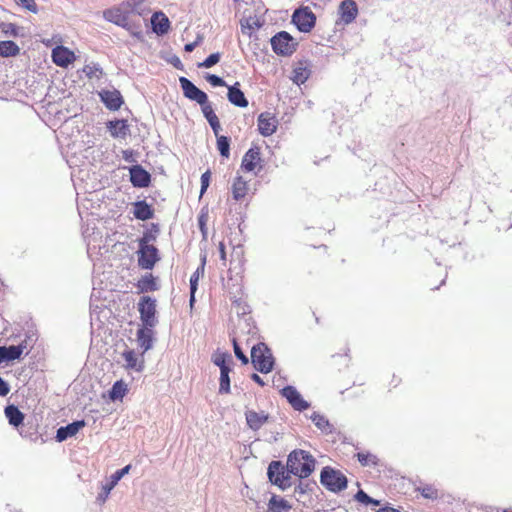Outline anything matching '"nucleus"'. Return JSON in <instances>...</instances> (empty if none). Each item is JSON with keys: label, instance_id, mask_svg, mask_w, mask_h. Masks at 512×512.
<instances>
[{"label": "nucleus", "instance_id": "1", "mask_svg": "<svg viewBox=\"0 0 512 512\" xmlns=\"http://www.w3.org/2000/svg\"><path fill=\"white\" fill-rule=\"evenodd\" d=\"M315 468V459L304 450H294L288 455L287 469L299 478L309 477Z\"/></svg>", "mask_w": 512, "mask_h": 512}, {"label": "nucleus", "instance_id": "2", "mask_svg": "<svg viewBox=\"0 0 512 512\" xmlns=\"http://www.w3.org/2000/svg\"><path fill=\"white\" fill-rule=\"evenodd\" d=\"M130 11L129 6L127 5L126 1H123L117 6L111 7L109 9L104 10L103 17L120 27L125 28L126 30L130 31L132 34L137 35L138 33L135 32V30H138L140 28V25L135 24L130 20Z\"/></svg>", "mask_w": 512, "mask_h": 512}, {"label": "nucleus", "instance_id": "3", "mask_svg": "<svg viewBox=\"0 0 512 512\" xmlns=\"http://www.w3.org/2000/svg\"><path fill=\"white\" fill-rule=\"evenodd\" d=\"M251 362L256 370L269 373L274 366V359L270 349L264 343H258L251 348Z\"/></svg>", "mask_w": 512, "mask_h": 512}, {"label": "nucleus", "instance_id": "4", "mask_svg": "<svg viewBox=\"0 0 512 512\" xmlns=\"http://www.w3.org/2000/svg\"><path fill=\"white\" fill-rule=\"evenodd\" d=\"M320 481L323 486L332 492H340L347 487V478L339 470L324 467L321 471Z\"/></svg>", "mask_w": 512, "mask_h": 512}, {"label": "nucleus", "instance_id": "5", "mask_svg": "<svg viewBox=\"0 0 512 512\" xmlns=\"http://www.w3.org/2000/svg\"><path fill=\"white\" fill-rule=\"evenodd\" d=\"M138 265L142 269L150 270L158 262V249L148 243L146 236L139 239Z\"/></svg>", "mask_w": 512, "mask_h": 512}, {"label": "nucleus", "instance_id": "6", "mask_svg": "<svg viewBox=\"0 0 512 512\" xmlns=\"http://www.w3.org/2000/svg\"><path fill=\"white\" fill-rule=\"evenodd\" d=\"M290 474L289 469L280 461H272L268 466L267 475L270 482L281 490L291 486Z\"/></svg>", "mask_w": 512, "mask_h": 512}, {"label": "nucleus", "instance_id": "7", "mask_svg": "<svg viewBox=\"0 0 512 512\" xmlns=\"http://www.w3.org/2000/svg\"><path fill=\"white\" fill-rule=\"evenodd\" d=\"M271 46L277 55L290 56L296 51L297 42L288 32L281 31L271 38Z\"/></svg>", "mask_w": 512, "mask_h": 512}, {"label": "nucleus", "instance_id": "8", "mask_svg": "<svg viewBox=\"0 0 512 512\" xmlns=\"http://www.w3.org/2000/svg\"><path fill=\"white\" fill-rule=\"evenodd\" d=\"M138 311L143 326L154 327L157 324L156 301L150 296H143L138 302Z\"/></svg>", "mask_w": 512, "mask_h": 512}, {"label": "nucleus", "instance_id": "9", "mask_svg": "<svg viewBox=\"0 0 512 512\" xmlns=\"http://www.w3.org/2000/svg\"><path fill=\"white\" fill-rule=\"evenodd\" d=\"M262 162L260 147L253 146L244 154L241 169L245 172H254L257 175L263 168Z\"/></svg>", "mask_w": 512, "mask_h": 512}, {"label": "nucleus", "instance_id": "10", "mask_svg": "<svg viewBox=\"0 0 512 512\" xmlns=\"http://www.w3.org/2000/svg\"><path fill=\"white\" fill-rule=\"evenodd\" d=\"M292 21L299 31L308 33L315 26L316 16L308 7L300 8L293 13Z\"/></svg>", "mask_w": 512, "mask_h": 512}, {"label": "nucleus", "instance_id": "11", "mask_svg": "<svg viewBox=\"0 0 512 512\" xmlns=\"http://www.w3.org/2000/svg\"><path fill=\"white\" fill-rule=\"evenodd\" d=\"M179 82L186 98L197 102L199 105H204L206 103V100L208 99L207 94L196 87L189 79L186 77H180Z\"/></svg>", "mask_w": 512, "mask_h": 512}, {"label": "nucleus", "instance_id": "12", "mask_svg": "<svg viewBox=\"0 0 512 512\" xmlns=\"http://www.w3.org/2000/svg\"><path fill=\"white\" fill-rule=\"evenodd\" d=\"M52 61L55 65L62 68H67L69 65L75 62L76 55L68 47L63 45L56 46L52 49L51 53Z\"/></svg>", "mask_w": 512, "mask_h": 512}, {"label": "nucleus", "instance_id": "13", "mask_svg": "<svg viewBox=\"0 0 512 512\" xmlns=\"http://www.w3.org/2000/svg\"><path fill=\"white\" fill-rule=\"evenodd\" d=\"M257 122L258 131L264 137L274 134L278 127L277 118L270 112L261 113L258 116Z\"/></svg>", "mask_w": 512, "mask_h": 512}, {"label": "nucleus", "instance_id": "14", "mask_svg": "<svg viewBox=\"0 0 512 512\" xmlns=\"http://www.w3.org/2000/svg\"><path fill=\"white\" fill-rule=\"evenodd\" d=\"M358 13V6L354 0H343L339 5V21L343 24L352 23L357 18Z\"/></svg>", "mask_w": 512, "mask_h": 512}, {"label": "nucleus", "instance_id": "15", "mask_svg": "<svg viewBox=\"0 0 512 512\" xmlns=\"http://www.w3.org/2000/svg\"><path fill=\"white\" fill-rule=\"evenodd\" d=\"M282 395L288 400L292 407L298 411L306 410L309 407L300 393L293 386H286L282 389Z\"/></svg>", "mask_w": 512, "mask_h": 512}, {"label": "nucleus", "instance_id": "16", "mask_svg": "<svg viewBox=\"0 0 512 512\" xmlns=\"http://www.w3.org/2000/svg\"><path fill=\"white\" fill-rule=\"evenodd\" d=\"M130 181L134 187H148L151 181L150 174L140 165L130 168Z\"/></svg>", "mask_w": 512, "mask_h": 512}, {"label": "nucleus", "instance_id": "17", "mask_svg": "<svg viewBox=\"0 0 512 512\" xmlns=\"http://www.w3.org/2000/svg\"><path fill=\"white\" fill-rule=\"evenodd\" d=\"M245 418L248 427L257 431L268 422L269 414L265 411L257 412L255 410H247L245 412Z\"/></svg>", "mask_w": 512, "mask_h": 512}, {"label": "nucleus", "instance_id": "18", "mask_svg": "<svg viewBox=\"0 0 512 512\" xmlns=\"http://www.w3.org/2000/svg\"><path fill=\"white\" fill-rule=\"evenodd\" d=\"M249 184L242 176H236L231 185L232 197L235 201H243L249 193Z\"/></svg>", "mask_w": 512, "mask_h": 512}, {"label": "nucleus", "instance_id": "19", "mask_svg": "<svg viewBox=\"0 0 512 512\" xmlns=\"http://www.w3.org/2000/svg\"><path fill=\"white\" fill-rule=\"evenodd\" d=\"M86 422L84 420H78L68 424L67 426H62L57 430L56 439L58 442L65 441L69 437L75 436L82 428H84Z\"/></svg>", "mask_w": 512, "mask_h": 512}, {"label": "nucleus", "instance_id": "20", "mask_svg": "<svg viewBox=\"0 0 512 512\" xmlns=\"http://www.w3.org/2000/svg\"><path fill=\"white\" fill-rule=\"evenodd\" d=\"M206 266V256L204 255L201 259L200 266L193 272L190 277V307L193 308L195 303V293L198 289V282L200 278L204 276Z\"/></svg>", "mask_w": 512, "mask_h": 512}, {"label": "nucleus", "instance_id": "21", "mask_svg": "<svg viewBox=\"0 0 512 512\" xmlns=\"http://www.w3.org/2000/svg\"><path fill=\"white\" fill-rule=\"evenodd\" d=\"M153 31L158 35L166 34L170 29L168 17L161 11L155 12L151 17Z\"/></svg>", "mask_w": 512, "mask_h": 512}, {"label": "nucleus", "instance_id": "22", "mask_svg": "<svg viewBox=\"0 0 512 512\" xmlns=\"http://www.w3.org/2000/svg\"><path fill=\"white\" fill-rule=\"evenodd\" d=\"M130 14H137L141 17L149 15L152 11L151 0H126Z\"/></svg>", "mask_w": 512, "mask_h": 512}, {"label": "nucleus", "instance_id": "23", "mask_svg": "<svg viewBox=\"0 0 512 512\" xmlns=\"http://www.w3.org/2000/svg\"><path fill=\"white\" fill-rule=\"evenodd\" d=\"M240 83L236 82L234 85L228 87V100L237 107L245 108L248 106V100L244 93L239 88Z\"/></svg>", "mask_w": 512, "mask_h": 512}, {"label": "nucleus", "instance_id": "24", "mask_svg": "<svg viewBox=\"0 0 512 512\" xmlns=\"http://www.w3.org/2000/svg\"><path fill=\"white\" fill-rule=\"evenodd\" d=\"M100 96L106 107L110 110H118L123 104L122 96L117 90L103 91Z\"/></svg>", "mask_w": 512, "mask_h": 512}, {"label": "nucleus", "instance_id": "25", "mask_svg": "<svg viewBox=\"0 0 512 512\" xmlns=\"http://www.w3.org/2000/svg\"><path fill=\"white\" fill-rule=\"evenodd\" d=\"M202 113L208 123L210 124L215 136L219 134V131L221 129L220 121L218 116L215 114L212 105L209 103L208 99L206 100V103L204 105H200Z\"/></svg>", "mask_w": 512, "mask_h": 512}, {"label": "nucleus", "instance_id": "26", "mask_svg": "<svg viewBox=\"0 0 512 512\" xmlns=\"http://www.w3.org/2000/svg\"><path fill=\"white\" fill-rule=\"evenodd\" d=\"M108 129L111 136L114 138L124 139L129 133V125L124 119L110 121L108 124Z\"/></svg>", "mask_w": 512, "mask_h": 512}, {"label": "nucleus", "instance_id": "27", "mask_svg": "<svg viewBox=\"0 0 512 512\" xmlns=\"http://www.w3.org/2000/svg\"><path fill=\"white\" fill-rule=\"evenodd\" d=\"M136 287L138 289V293L153 292L159 288L157 279L151 273H147L142 276L138 280Z\"/></svg>", "mask_w": 512, "mask_h": 512}, {"label": "nucleus", "instance_id": "28", "mask_svg": "<svg viewBox=\"0 0 512 512\" xmlns=\"http://www.w3.org/2000/svg\"><path fill=\"white\" fill-rule=\"evenodd\" d=\"M153 327H146L140 328L137 331V341L139 346L143 349V352H146L152 347L153 343Z\"/></svg>", "mask_w": 512, "mask_h": 512}, {"label": "nucleus", "instance_id": "29", "mask_svg": "<svg viewBox=\"0 0 512 512\" xmlns=\"http://www.w3.org/2000/svg\"><path fill=\"white\" fill-rule=\"evenodd\" d=\"M153 209L146 201H137L134 203L133 215L136 219L145 221L153 217Z\"/></svg>", "mask_w": 512, "mask_h": 512}, {"label": "nucleus", "instance_id": "30", "mask_svg": "<svg viewBox=\"0 0 512 512\" xmlns=\"http://www.w3.org/2000/svg\"><path fill=\"white\" fill-rule=\"evenodd\" d=\"M4 412L10 425L19 427L23 423L24 414L18 409V407L14 405H8Z\"/></svg>", "mask_w": 512, "mask_h": 512}, {"label": "nucleus", "instance_id": "31", "mask_svg": "<svg viewBox=\"0 0 512 512\" xmlns=\"http://www.w3.org/2000/svg\"><path fill=\"white\" fill-rule=\"evenodd\" d=\"M310 69L303 63H299L292 72V81L297 85H301L307 81L310 76Z\"/></svg>", "mask_w": 512, "mask_h": 512}, {"label": "nucleus", "instance_id": "32", "mask_svg": "<svg viewBox=\"0 0 512 512\" xmlns=\"http://www.w3.org/2000/svg\"><path fill=\"white\" fill-rule=\"evenodd\" d=\"M270 512H285L291 509V505L287 500L277 495H273L268 503Z\"/></svg>", "mask_w": 512, "mask_h": 512}, {"label": "nucleus", "instance_id": "33", "mask_svg": "<svg viewBox=\"0 0 512 512\" xmlns=\"http://www.w3.org/2000/svg\"><path fill=\"white\" fill-rule=\"evenodd\" d=\"M241 32L251 37L253 32L260 28L261 23L256 17H246L240 21Z\"/></svg>", "mask_w": 512, "mask_h": 512}, {"label": "nucleus", "instance_id": "34", "mask_svg": "<svg viewBox=\"0 0 512 512\" xmlns=\"http://www.w3.org/2000/svg\"><path fill=\"white\" fill-rule=\"evenodd\" d=\"M128 392L127 384L123 380L116 381L111 390L109 391V397L112 401L122 400Z\"/></svg>", "mask_w": 512, "mask_h": 512}, {"label": "nucleus", "instance_id": "35", "mask_svg": "<svg viewBox=\"0 0 512 512\" xmlns=\"http://www.w3.org/2000/svg\"><path fill=\"white\" fill-rule=\"evenodd\" d=\"M20 52L19 46L11 41H0V56L2 57H14Z\"/></svg>", "mask_w": 512, "mask_h": 512}, {"label": "nucleus", "instance_id": "36", "mask_svg": "<svg viewBox=\"0 0 512 512\" xmlns=\"http://www.w3.org/2000/svg\"><path fill=\"white\" fill-rule=\"evenodd\" d=\"M26 341H23L17 346H4L6 361H13L16 359H19L21 355L23 354V351L26 349Z\"/></svg>", "mask_w": 512, "mask_h": 512}, {"label": "nucleus", "instance_id": "37", "mask_svg": "<svg viewBox=\"0 0 512 512\" xmlns=\"http://www.w3.org/2000/svg\"><path fill=\"white\" fill-rule=\"evenodd\" d=\"M356 457L364 467H375L379 465V458L370 452H358Z\"/></svg>", "mask_w": 512, "mask_h": 512}, {"label": "nucleus", "instance_id": "38", "mask_svg": "<svg viewBox=\"0 0 512 512\" xmlns=\"http://www.w3.org/2000/svg\"><path fill=\"white\" fill-rule=\"evenodd\" d=\"M131 469V465H126L122 469L117 470L111 475V481L104 487L105 495L107 496L114 486L120 481V479L126 475Z\"/></svg>", "mask_w": 512, "mask_h": 512}, {"label": "nucleus", "instance_id": "39", "mask_svg": "<svg viewBox=\"0 0 512 512\" xmlns=\"http://www.w3.org/2000/svg\"><path fill=\"white\" fill-rule=\"evenodd\" d=\"M122 356L126 362V369H135L140 371L142 369V365L138 366V358L136 353L133 350H126L122 353Z\"/></svg>", "mask_w": 512, "mask_h": 512}, {"label": "nucleus", "instance_id": "40", "mask_svg": "<svg viewBox=\"0 0 512 512\" xmlns=\"http://www.w3.org/2000/svg\"><path fill=\"white\" fill-rule=\"evenodd\" d=\"M217 137V149L220 153V155L224 158H229L230 156V140L226 136H219Z\"/></svg>", "mask_w": 512, "mask_h": 512}, {"label": "nucleus", "instance_id": "41", "mask_svg": "<svg viewBox=\"0 0 512 512\" xmlns=\"http://www.w3.org/2000/svg\"><path fill=\"white\" fill-rule=\"evenodd\" d=\"M231 369H222L220 371V385H219V393L228 394L230 393V373Z\"/></svg>", "mask_w": 512, "mask_h": 512}, {"label": "nucleus", "instance_id": "42", "mask_svg": "<svg viewBox=\"0 0 512 512\" xmlns=\"http://www.w3.org/2000/svg\"><path fill=\"white\" fill-rule=\"evenodd\" d=\"M231 360V356L227 353H216L213 356V363L220 368V371L222 369H231L228 365V362Z\"/></svg>", "mask_w": 512, "mask_h": 512}, {"label": "nucleus", "instance_id": "43", "mask_svg": "<svg viewBox=\"0 0 512 512\" xmlns=\"http://www.w3.org/2000/svg\"><path fill=\"white\" fill-rule=\"evenodd\" d=\"M209 220V211L207 208L201 209L198 215V226L203 235V238L207 237V222Z\"/></svg>", "mask_w": 512, "mask_h": 512}, {"label": "nucleus", "instance_id": "44", "mask_svg": "<svg viewBox=\"0 0 512 512\" xmlns=\"http://www.w3.org/2000/svg\"><path fill=\"white\" fill-rule=\"evenodd\" d=\"M418 490L421 495L427 499H436L438 497V490L432 485H424Z\"/></svg>", "mask_w": 512, "mask_h": 512}, {"label": "nucleus", "instance_id": "45", "mask_svg": "<svg viewBox=\"0 0 512 512\" xmlns=\"http://www.w3.org/2000/svg\"><path fill=\"white\" fill-rule=\"evenodd\" d=\"M220 61V53H213L209 55L198 67L210 68Z\"/></svg>", "mask_w": 512, "mask_h": 512}, {"label": "nucleus", "instance_id": "46", "mask_svg": "<svg viewBox=\"0 0 512 512\" xmlns=\"http://www.w3.org/2000/svg\"><path fill=\"white\" fill-rule=\"evenodd\" d=\"M83 72L88 78L97 76L98 73H102L101 68L97 64H87L83 67Z\"/></svg>", "mask_w": 512, "mask_h": 512}, {"label": "nucleus", "instance_id": "47", "mask_svg": "<svg viewBox=\"0 0 512 512\" xmlns=\"http://www.w3.org/2000/svg\"><path fill=\"white\" fill-rule=\"evenodd\" d=\"M233 348L235 356L242 362L243 365L248 364V357L243 353L236 338L233 339Z\"/></svg>", "mask_w": 512, "mask_h": 512}, {"label": "nucleus", "instance_id": "48", "mask_svg": "<svg viewBox=\"0 0 512 512\" xmlns=\"http://www.w3.org/2000/svg\"><path fill=\"white\" fill-rule=\"evenodd\" d=\"M16 3L20 4L25 9H27L28 11H30L32 13L38 12V5L36 3V0H16Z\"/></svg>", "mask_w": 512, "mask_h": 512}, {"label": "nucleus", "instance_id": "49", "mask_svg": "<svg viewBox=\"0 0 512 512\" xmlns=\"http://www.w3.org/2000/svg\"><path fill=\"white\" fill-rule=\"evenodd\" d=\"M210 179H211V172L209 170H207L201 176L200 197L206 192L207 188L209 187Z\"/></svg>", "mask_w": 512, "mask_h": 512}, {"label": "nucleus", "instance_id": "50", "mask_svg": "<svg viewBox=\"0 0 512 512\" xmlns=\"http://www.w3.org/2000/svg\"><path fill=\"white\" fill-rule=\"evenodd\" d=\"M206 80L214 87L226 86V82L221 77L214 74L207 75Z\"/></svg>", "mask_w": 512, "mask_h": 512}, {"label": "nucleus", "instance_id": "51", "mask_svg": "<svg viewBox=\"0 0 512 512\" xmlns=\"http://www.w3.org/2000/svg\"><path fill=\"white\" fill-rule=\"evenodd\" d=\"M2 31L7 35H11L14 37L18 36V27L13 23L3 24Z\"/></svg>", "mask_w": 512, "mask_h": 512}, {"label": "nucleus", "instance_id": "52", "mask_svg": "<svg viewBox=\"0 0 512 512\" xmlns=\"http://www.w3.org/2000/svg\"><path fill=\"white\" fill-rule=\"evenodd\" d=\"M355 499L358 502L365 504V505H368V502H371V497L367 493H365L363 490H359L355 494Z\"/></svg>", "mask_w": 512, "mask_h": 512}, {"label": "nucleus", "instance_id": "53", "mask_svg": "<svg viewBox=\"0 0 512 512\" xmlns=\"http://www.w3.org/2000/svg\"><path fill=\"white\" fill-rule=\"evenodd\" d=\"M10 392V387L7 382H5L0 377V396H6Z\"/></svg>", "mask_w": 512, "mask_h": 512}, {"label": "nucleus", "instance_id": "54", "mask_svg": "<svg viewBox=\"0 0 512 512\" xmlns=\"http://www.w3.org/2000/svg\"><path fill=\"white\" fill-rule=\"evenodd\" d=\"M312 419L315 422V424L320 428L325 427V425H328V421L325 420L323 416L315 415Z\"/></svg>", "mask_w": 512, "mask_h": 512}, {"label": "nucleus", "instance_id": "55", "mask_svg": "<svg viewBox=\"0 0 512 512\" xmlns=\"http://www.w3.org/2000/svg\"><path fill=\"white\" fill-rule=\"evenodd\" d=\"M219 255H220V259L223 261V265H226V250H225V245L223 242H220L219 243Z\"/></svg>", "mask_w": 512, "mask_h": 512}, {"label": "nucleus", "instance_id": "56", "mask_svg": "<svg viewBox=\"0 0 512 512\" xmlns=\"http://www.w3.org/2000/svg\"><path fill=\"white\" fill-rule=\"evenodd\" d=\"M339 359L341 360V362L343 363L344 366H347L348 365V362H349V355H348V352L347 351H344L342 354H339L338 355Z\"/></svg>", "mask_w": 512, "mask_h": 512}, {"label": "nucleus", "instance_id": "57", "mask_svg": "<svg viewBox=\"0 0 512 512\" xmlns=\"http://www.w3.org/2000/svg\"><path fill=\"white\" fill-rule=\"evenodd\" d=\"M251 379H252L254 382H256L257 384H259L260 386H264V385H265V383H264V381L262 380V378H261L258 374H256V373H253V374L251 375Z\"/></svg>", "mask_w": 512, "mask_h": 512}, {"label": "nucleus", "instance_id": "58", "mask_svg": "<svg viewBox=\"0 0 512 512\" xmlns=\"http://www.w3.org/2000/svg\"><path fill=\"white\" fill-rule=\"evenodd\" d=\"M196 45H197L196 42L188 43L185 45L184 49L187 52H192L195 49Z\"/></svg>", "mask_w": 512, "mask_h": 512}, {"label": "nucleus", "instance_id": "59", "mask_svg": "<svg viewBox=\"0 0 512 512\" xmlns=\"http://www.w3.org/2000/svg\"><path fill=\"white\" fill-rule=\"evenodd\" d=\"M376 512H400L399 510L392 507H383L377 510Z\"/></svg>", "mask_w": 512, "mask_h": 512}, {"label": "nucleus", "instance_id": "60", "mask_svg": "<svg viewBox=\"0 0 512 512\" xmlns=\"http://www.w3.org/2000/svg\"><path fill=\"white\" fill-rule=\"evenodd\" d=\"M5 351L6 350H4V346H1L0 347V363H2L3 361H6Z\"/></svg>", "mask_w": 512, "mask_h": 512}, {"label": "nucleus", "instance_id": "61", "mask_svg": "<svg viewBox=\"0 0 512 512\" xmlns=\"http://www.w3.org/2000/svg\"><path fill=\"white\" fill-rule=\"evenodd\" d=\"M369 504H372V505L378 506V505H380V501H379V500H376V499L371 498V502H368V505H369Z\"/></svg>", "mask_w": 512, "mask_h": 512}]
</instances>
